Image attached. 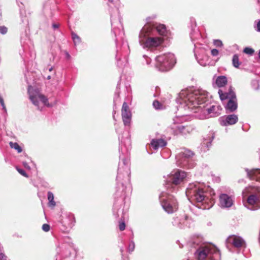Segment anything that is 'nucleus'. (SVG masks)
Returning a JSON list of instances; mask_svg holds the SVG:
<instances>
[{"label": "nucleus", "mask_w": 260, "mask_h": 260, "mask_svg": "<svg viewBox=\"0 0 260 260\" xmlns=\"http://www.w3.org/2000/svg\"><path fill=\"white\" fill-rule=\"evenodd\" d=\"M109 2L111 3H113L114 2L116 3L119 1V0H108Z\"/></svg>", "instance_id": "40"}, {"label": "nucleus", "mask_w": 260, "mask_h": 260, "mask_svg": "<svg viewBox=\"0 0 260 260\" xmlns=\"http://www.w3.org/2000/svg\"><path fill=\"white\" fill-rule=\"evenodd\" d=\"M125 225L124 222H120L119 224V229L120 231H123L125 229Z\"/></svg>", "instance_id": "35"}, {"label": "nucleus", "mask_w": 260, "mask_h": 260, "mask_svg": "<svg viewBox=\"0 0 260 260\" xmlns=\"http://www.w3.org/2000/svg\"><path fill=\"white\" fill-rule=\"evenodd\" d=\"M9 144H10V147L12 148H14L15 150H16L18 151V153H20V152H22V149L19 146V145L18 144V143H13L12 142H10Z\"/></svg>", "instance_id": "23"}, {"label": "nucleus", "mask_w": 260, "mask_h": 260, "mask_svg": "<svg viewBox=\"0 0 260 260\" xmlns=\"http://www.w3.org/2000/svg\"><path fill=\"white\" fill-rule=\"evenodd\" d=\"M120 172V169H118V174L119 173V172Z\"/></svg>", "instance_id": "46"}, {"label": "nucleus", "mask_w": 260, "mask_h": 260, "mask_svg": "<svg viewBox=\"0 0 260 260\" xmlns=\"http://www.w3.org/2000/svg\"><path fill=\"white\" fill-rule=\"evenodd\" d=\"M242 196L245 207L251 210L260 208V187H246L243 190Z\"/></svg>", "instance_id": "2"}, {"label": "nucleus", "mask_w": 260, "mask_h": 260, "mask_svg": "<svg viewBox=\"0 0 260 260\" xmlns=\"http://www.w3.org/2000/svg\"><path fill=\"white\" fill-rule=\"evenodd\" d=\"M127 161H126V160H123V164H124V165H126V163H127Z\"/></svg>", "instance_id": "44"}, {"label": "nucleus", "mask_w": 260, "mask_h": 260, "mask_svg": "<svg viewBox=\"0 0 260 260\" xmlns=\"http://www.w3.org/2000/svg\"><path fill=\"white\" fill-rule=\"evenodd\" d=\"M256 29L257 31H260V20L257 23Z\"/></svg>", "instance_id": "38"}, {"label": "nucleus", "mask_w": 260, "mask_h": 260, "mask_svg": "<svg viewBox=\"0 0 260 260\" xmlns=\"http://www.w3.org/2000/svg\"><path fill=\"white\" fill-rule=\"evenodd\" d=\"M155 67L162 72L170 70L174 66L176 60L174 55L171 53L157 56L155 58Z\"/></svg>", "instance_id": "5"}, {"label": "nucleus", "mask_w": 260, "mask_h": 260, "mask_svg": "<svg viewBox=\"0 0 260 260\" xmlns=\"http://www.w3.org/2000/svg\"><path fill=\"white\" fill-rule=\"evenodd\" d=\"M207 99V92L202 89L192 90L186 89L181 90L177 100V102L187 107L200 119L216 117L220 114L222 108L219 105H213L206 108L205 103Z\"/></svg>", "instance_id": "1"}, {"label": "nucleus", "mask_w": 260, "mask_h": 260, "mask_svg": "<svg viewBox=\"0 0 260 260\" xmlns=\"http://www.w3.org/2000/svg\"><path fill=\"white\" fill-rule=\"evenodd\" d=\"M17 170L21 175L24 177H27L26 173L23 170L19 168H17Z\"/></svg>", "instance_id": "34"}, {"label": "nucleus", "mask_w": 260, "mask_h": 260, "mask_svg": "<svg viewBox=\"0 0 260 260\" xmlns=\"http://www.w3.org/2000/svg\"><path fill=\"white\" fill-rule=\"evenodd\" d=\"M23 165L24 167L25 168H26V169H28V170H30V167L28 166V165L27 164V162H23Z\"/></svg>", "instance_id": "39"}, {"label": "nucleus", "mask_w": 260, "mask_h": 260, "mask_svg": "<svg viewBox=\"0 0 260 260\" xmlns=\"http://www.w3.org/2000/svg\"><path fill=\"white\" fill-rule=\"evenodd\" d=\"M226 242L228 244H232L237 248L241 247L245 245V242L241 237L234 235L230 236L227 239Z\"/></svg>", "instance_id": "15"}, {"label": "nucleus", "mask_w": 260, "mask_h": 260, "mask_svg": "<svg viewBox=\"0 0 260 260\" xmlns=\"http://www.w3.org/2000/svg\"><path fill=\"white\" fill-rule=\"evenodd\" d=\"M213 43L217 47H221L223 45L222 42L219 40H215Z\"/></svg>", "instance_id": "28"}, {"label": "nucleus", "mask_w": 260, "mask_h": 260, "mask_svg": "<svg viewBox=\"0 0 260 260\" xmlns=\"http://www.w3.org/2000/svg\"><path fill=\"white\" fill-rule=\"evenodd\" d=\"M258 57L260 58V50L259 51V52H258Z\"/></svg>", "instance_id": "45"}, {"label": "nucleus", "mask_w": 260, "mask_h": 260, "mask_svg": "<svg viewBox=\"0 0 260 260\" xmlns=\"http://www.w3.org/2000/svg\"><path fill=\"white\" fill-rule=\"evenodd\" d=\"M184 121V117L176 116L173 119V122L168 128L174 135H178L179 134H186V133L189 132V131L188 129L186 130V127L181 124Z\"/></svg>", "instance_id": "11"}, {"label": "nucleus", "mask_w": 260, "mask_h": 260, "mask_svg": "<svg viewBox=\"0 0 260 260\" xmlns=\"http://www.w3.org/2000/svg\"><path fill=\"white\" fill-rule=\"evenodd\" d=\"M72 38L73 39L75 44H77L80 42V38L75 34H72Z\"/></svg>", "instance_id": "25"}, {"label": "nucleus", "mask_w": 260, "mask_h": 260, "mask_svg": "<svg viewBox=\"0 0 260 260\" xmlns=\"http://www.w3.org/2000/svg\"><path fill=\"white\" fill-rule=\"evenodd\" d=\"M144 26H150L152 28L150 31L154 34L157 32L160 35H165L166 32V28L164 24H148Z\"/></svg>", "instance_id": "17"}, {"label": "nucleus", "mask_w": 260, "mask_h": 260, "mask_svg": "<svg viewBox=\"0 0 260 260\" xmlns=\"http://www.w3.org/2000/svg\"><path fill=\"white\" fill-rule=\"evenodd\" d=\"M160 200L163 209L167 213H172L177 210V203L172 196L162 192L160 196Z\"/></svg>", "instance_id": "8"}, {"label": "nucleus", "mask_w": 260, "mask_h": 260, "mask_svg": "<svg viewBox=\"0 0 260 260\" xmlns=\"http://www.w3.org/2000/svg\"><path fill=\"white\" fill-rule=\"evenodd\" d=\"M233 64L235 68H238L239 65L240 64V62L239 61V57L237 54L234 55L232 59Z\"/></svg>", "instance_id": "22"}, {"label": "nucleus", "mask_w": 260, "mask_h": 260, "mask_svg": "<svg viewBox=\"0 0 260 260\" xmlns=\"http://www.w3.org/2000/svg\"><path fill=\"white\" fill-rule=\"evenodd\" d=\"M234 199L233 194L221 193L219 197V205L222 208H230L233 206Z\"/></svg>", "instance_id": "13"}, {"label": "nucleus", "mask_w": 260, "mask_h": 260, "mask_svg": "<svg viewBox=\"0 0 260 260\" xmlns=\"http://www.w3.org/2000/svg\"><path fill=\"white\" fill-rule=\"evenodd\" d=\"M196 255L199 260H220V254L214 245L205 244L201 246L197 251Z\"/></svg>", "instance_id": "4"}, {"label": "nucleus", "mask_w": 260, "mask_h": 260, "mask_svg": "<svg viewBox=\"0 0 260 260\" xmlns=\"http://www.w3.org/2000/svg\"><path fill=\"white\" fill-rule=\"evenodd\" d=\"M186 176V173L182 171H177L175 172L171 173L167 178L166 187L168 188L170 187L173 188V185L180 184Z\"/></svg>", "instance_id": "12"}, {"label": "nucleus", "mask_w": 260, "mask_h": 260, "mask_svg": "<svg viewBox=\"0 0 260 260\" xmlns=\"http://www.w3.org/2000/svg\"><path fill=\"white\" fill-rule=\"evenodd\" d=\"M7 32V28L4 26H0V32L4 35L6 34Z\"/></svg>", "instance_id": "29"}, {"label": "nucleus", "mask_w": 260, "mask_h": 260, "mask_svg": "<svg viewBox=\"0 0 260 260\" xmlns=\"http://www.w3.org/2000/svg\"><path fill=\"white\" fill-rule=\"evenodd\" d=\"M134 249H135V243L133 242H132L129 244L128 250L129 251L132 252L133 251H134Z\"/></svg>", "instance_id": "33"}, {"label": "nucleus", "mask_w": 260, "mask_h": 260, "mask_svg": "<svg viewBox=\"0 0 260 260\" xmlns=\"http://www.w3.org/2000/svg\"><path fill=\"white\" fill-rule=\"evenodd\" d=\"M48 200L49 201L48 205L49 206L54 207L55 206L53 194L50 191L48 192Z\"/></svg>", "instance_id": "21"}, {"label": "nucleus", "mask_w": 260, "mask_h": 260, "mask_svg": "<svg viewBox=\"0 0 260 260\" xmlns=\"http://www.w3.org/2000/svg\"><path fill=\"white\" fill-rule=\"evenodd\" d=\"M167 142L162 139H153L151 143L152 147L155 150L157 149L159 147L165 146Z\"/></svg>", "instance_id": "18"}, {"label": "nucleus", "mask_w": 260, "mask_h": 260, "mask_svg": "<svg viewBox=\"0 0 260 260\" xmlns=\"http://www.w3.org/2000/svg\"><path fill=\"white\" fill-rule=\"evenodd\" d=\"M211 140L210 139L209 140H205L202 143V147L204 148L205 147H206L208 148L211 145Z\"/></svg>", "instance_id": "24"}, {"label": "nucleus", "mask_w": 260, "mask_h": 260, "mask_svg": "<svg viewBox=\"0 0 260 260\" xmlns=\"http://www.w3.org/2000/svg\"><path fill=\"white\" fill-rule=\"evenodd\" d=\"M219 54V51L218 50L216 49H213L211 50V54L213 55V56H217Z\"/></svg>", "instance_id": "36"}, {"label": "nucleus", "mask_w": 260, "mask_h": 260, "mask_svg": "<svg viewBox=\"0 0 260 260\" xmlns=\"http://www.w3.org/2000/svg\"><path fill=\"white\" fill-rule=\"evenodd\" d=\"M243 52L248 54H252L254 52V50L250 48L246 47L244 48Z\"/></svg>", "instance_id": "27"}, {"label": "nucleus", "mask_w": 260, "mask_h": 260, "mask_svg": "<svg viewBox=\"0 0 260 260\" xmlns=\"http://www.w3.org/2000/svg\"><path fill=\"white\" fill-rule=\"evenodd\" d=\"M220 98L221 101L229 99L225 108L226 111L232 112L237 108V102L235 92L231 88L228 92H223L222 90H218Z\"/></svg>", "instance_id": "9"}, {"label": "nucleus", "mask_w": 260, "mask_h": 260, "mask_svg": "<svg viewBox=\"0 0 260 260\" xmlns=\"http://www.w3.org/2000/svg\"><path fill=\"white\" fill-rule=\"evenodd\" d=\"M193 155V152L189 150H182L176 156L178 165L186 168H193L195 165L194 162L191 159Z\"/></svg>", "instance_id": "7"}, {"label": "nucleus", "mask_w": 260, "mask_h": 260, "mask_svg": "<svg viewBox=\"0 0 260 260\" xmlns=\"http://www.w3.org/2000/svg\"><path fill=\"white\" fill-rule=\"evenodd\" d=\"M238 120V116L235 114L229 115L220 118V124L222 125H233L235 124Z\"/></svg>", "instance_id": "16"}, {"label": "nucleus", "mask_w": 260, "mask_h": 260, "mask_svg": "<svg viewBox=\"0 0 260 260\" xmlns=\"http://www.w3.org/2000/svg\"><path fill=\"white\" fill-rule=\"evenodd\" d=\"M150 26H144L139 34V43L143 48H154L160 45L163 39L160 37H154L150 30Z\"/></svg>", "instance_id": "3"}, {"label": "nucleus", "mask_w": 260, "mask_h": 260, "mask_svg": "<svg viewBox=\"0 0 260 260\" xmlns=\"http://www.w3.org/2000/svg\"><path fill=\"white\" fill-rule=\"evenodd\" d=\"M66 55H67V57L68 58H69V57H70V55H69V54L68 52H67V53H66Z\"/></svg>", "instance_id": "43"}, {"label": "nucleus", "mask_w": 260, "mask_h": 260, "mask_svg": "<svg viewBox=\"0 0 260 260\" xmlns=\"http://www.w3.org/2000/svg\"><path fill=\"white\" fill-rule=\"evenodd\" d=\"M125 169H126L127 171H129V167L127 165L125 167Z\"/></svg>", "instance_id": "42"}, {"label": "nucleus", "mask_w": 260, "mask_h": 260, "mask_svg": "<svg viewBox=\"0 0 260 260\" xmlns=\"http://www.w3.org/2000/svg\"><path fill=\"white\" fill-rule=\"evenodd\" d=\"M153 106L156 109H160L161 108L162 105L157 101H155L153 103Z\"/></svg>", "instance_id": "26"}, {"label": "nucleus", "mask_w": 260, "mask_h": 260, "mask_svg": "<svg viewBox=\"0 0 260 260\" xmlns=\"http://www.w3.org/2000/svg\"><path fill=\"white\" fill-rule=\"evenodd\" d=\"M28 92L29 95V99L36 106L39 107L40 102H41L43 104L47 107L50 106L49 103H48V99L47 98L42 94L39 89H34L32 86H29Z\"/></svg>", "instance_id": "10"}, {"label": "nucleus", "mask_w": 260, "mask_h": 260, "mask_svg": "<svg viewBox=\"0 0 260 260\" xmlns=\"http://www.w3.org/2000/svg\"><path fill=\"white\" fill-rule=\"evenodd\" d=\"M53 27L54 28H57L58 27V24H53Z\"/></svg>", "instance_id": "41"}, {"label": "nucleus", "mask_w": 260, "mask_h": 260, "mask_svg": "<svg viewBox=\"0 0 260 260\" xmlns=\"http://www.w3.org/2000/svg\"><path fill=\"white\" fill-rule=\"evenodd\" d=\"M228 83L227 78L224 76H220L217 77L215 80V84L218 87L224 86Z\"/></svg>", "instance_id": "20"}, {"label": "nucleus", "mask_w": 260, "mask_h": 260, "mask_svg": "<svg viewBox=\"0 0 260 260\" xmlns=\"http://www.w3.org/2000/svg\"><path fill=\"white\" fill-rule=\"evenodd\" d=\"M121 114L124 124L125 125H128L131 122L132 115L128 106L125 102L123 104Z\"/></svg>", "instance_id": "14"}, {"label": "nucleus", "mask_w": 260, "mask_h": 260, "mask_svg": "<svg viewBox=\"0 0 260 260\" xmlns=\"http://www.w3.org/2000/svg\"><path fill=\"white\" fill-rule=\"evenodd\" d=\"M0 104L1 105V106H2L3 107V109L6 111V106H5V103H4V101L3 99V98L0 95Z\"/></svg>", "instance_id": "31"}, {"label": "nucleus", "mask_w": 260, "mask_h": 260, "mask_svg": "<svg viewBox=\"0 0 260 260\" xmlns=\"http://www.w3.org/2000/svg\"><path fill=\"white\" fill-rule=\"evenodd\" d=\"M247 176L251 180H255L260 182V170L255 169L247 171Z\"/></svg>", "instance_id": "19"}, {"label": "nucleus", "mask_w": 260, "mask_h": 260, "mask_svg": "<svg viewBox=\"0 0 260 260\" xmlns=\"http://www.w3.org/2000/svg\"><path fill=\"white\" fill-rule=\"evenodd\" d=\"M42 229L45 232H48L50 230V226L48 224H44L42 225Z\"/></svg>", "instance_id": "30"}, {"label": "nucleus", "mask_w": 260, "mask_h": 260, "mask_svg": "<svg viewBox=\"0 0 260 260\" xmlns=\"http://www.w3.org/2000/svg\"><path fill=\"white\" fill-rule=\"evenodd\" d=\"M198 62L202 66H206L207 64V59L204 60L201 59L198 60Z\"/></svg>", "instance_id": "32"}, {"label": "nucleus", "mask_w": 260, "mask_h": 260, "mask_svg": "<svg viewBox=\"0 0 260 260\" xmlns=\"http://www.w3.org/2000/svg\"><path fill=\"white\" fill-rule=\"evenodd\" d=\"M0 260H7L6 256L2 253H0Z\"/></svg>", "instance_id": "37"}, {"label": "nucleus", "mask_w": 260, "mask_h": 260, "mask_svg": "<svg viewBox=\"0 0 260 260\" xmlns=\"http://www.w3.org/2000/svg\"><path fill=\"white\" fill-rule=\"evenodd\" d=\"M200 183L190 184L186 189V194L189 200H192L197 202H202L205 200L206 196L202 187Z\"/></svg>", "instance_id": "6"}]
</instances>
